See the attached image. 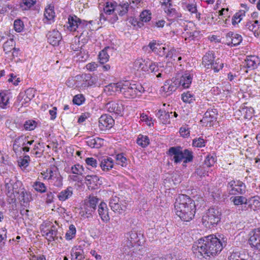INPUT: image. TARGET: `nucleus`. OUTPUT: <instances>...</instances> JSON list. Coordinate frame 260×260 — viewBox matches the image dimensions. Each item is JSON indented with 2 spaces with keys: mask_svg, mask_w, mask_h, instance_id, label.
Returning a JSON list of instances; mask_svg holds the SVG:
<instances>
[{
  "mask_svg": "<svg viewBox=\"0 0 260 260\" xmlns=\"http://www.w3.org/2000/svg\"><path fill=\"white\" fill-rule=\"evenodd\" d=\"M78 80H81V87L87 88L96 85L98 78L96 76H92L90 74H84L82 75H78L76 77Z\"/></svg>",
  "mask_w": 260,
  "mask_h": 260,
  "instance_id": "9b49d317",
  "label": "nucleus"
},
{
  "mask_svg": "<svg viewBox=\"0 0 260 260\" xmlns=\"http://www.w3.org/2000/svg\"><path fill=\"white\" fill-rule=\"evenodd\" d=\"M109 205L111 209L118 214L124 213L127 209L126 203L116 196L113 197L110 199Z\"/></svg>",
  "mask_w": 260,
  "mask_h": 260,
  "instance_id": "9d476101",
  "label": "nucleus"
},
{
  "mask_svg": "<svg viewBox=\"0 0 260 260\" xmlns=\"http://www.w3.org/2000/svg\"><path fill=\"white\" fill-rule=\"evenodd\" d=\"M245 15V10H240L238 12H237L236 14H234L232 18V24L233 25H236V24H238L239 23L241 20L242 19L243 17Z\"/></svg>",
  "mask_w": 260,
  "mask_h": 260,
  "instance_id": "4c0bfd02",
  "label": "nucleus"
},
{
  "mask_svg": "<svg viewBox=\"0 0 260 260\" xmlns=\"http://www.w3.org/2000/svg\"><path fill=\"white\" fill-rule=\"evenodd\" d=\"M15 42L13 39L6 41L3 45L4 51L6 54L9 53L15 48Z\"/></svg>",
  "mask_w": 260,
  "mask_h": 260,
  "instance_id": "ea45409f",
  "label": "nucleus"
},
{
  "mask_svg": "<svg viewBox=\"0 0 260 260\" xmlns=\"http://www.w3.org/2000/svg\"><path fill=\"white\" fill-rule=\"evenodd\" d=\"M216 161V156L209 154L206 156L203 165L209 169L210 167L213 166Z\"/></svg>",
  "mask_w": 260,
  "mask_h": 260,
  "instance_id": "c03bdc74",
  "label": "nucleus"
},
{
  "mask_svg": "<svg viewBox=\"0 0 260 260\" xmlns=\"http://www.w3.org/2000/svg\"><path fill=\"white\" fill-rule=\"evenodd\" d=\"M192 76L188 73L183 74L179 79V85H181L184 88H188L192 82Z\"/></svg>",
  "mask_w": 260,
  "mask_h": 260,
  "instance_id": "cd10ccee",
  "label": "nucleus"
},
{
  "mask_svg": "<svg viewBox=\"0 0 260 260\" xmlns=\"http://www.w3.org/2000/svg\"><path fill=\"white\" fill-rule=\"evenodd\" d=\"M209 169L203 165L198 167L195 171V173L201 177L205 176L208 173Z\"/></svg>",
  "mask_w": 260,
  "mask_h": 260,
  "instance_id": "8fccbe9b",
  "label": "nucleus"
},
{
  "mask_svg": "<svg viewBox=\"0 0 260 260\" xmlns=\"http://www.w3.org/2000/svg\"><path fill=\"white\" fill-rule=\"evenodd\" d=\"M110 87L113 91L120 92L127 99H134L137 96L141 95L144 91V89L141 84H132L128 82L113 84Z\"/></svg>",
  "mask_w": 260,
  "mask_h": 260,
  "instance_id": "f03ea898",
  "label": "nucleus"
},
{
  "mask_svg": "<svg viewBox=\"0 0 260 260\" xmlns=\"http://www.w3.org/2000/svg\"><path fill=\"white\" fill-rule=\"evenodd\" d=\"M226 39L228 45H232L234 46H236L241 43L242 37L240 35L230 31L226 34Z\"/></svg>",
  "mask_w": 260,
  "mask_h": 260,
  "instance_id": "a211bd4d",
  "label": "nucleus"
},
{
  "mask_svg": "<svg viewBox=\"0 0 260 260\" xmlns=\"http://www.w3.org/2000/svg\"><path fill=\"white\" fill-rule=\"evenodd\" d=\"M230 200L234 203L235 206H239L243 204H247V199L242 196H237L232 197Z\"/></svg>",
  "mask_w": 260,
  "mask_h": 260,
  "instance_id": "473e14b6",
  "label": "nucleus"
},
{
  "mask_svg": "<svg viewBox=\"0 0 260 260\" xmlns=\"http://www.w3.org/2000/svg\"><path fill=\"white\" fill-rule=\"evenodd\" d=\"M227 188L230 194H244L246 192V185L239 180H233L228 182Z\"/></svg>",
  "mask_w": 260,
  "mask_h": 260,
  "instance_id": "1a4fd4ad",
  "label": "nucleus"
},
{
  "mask_svg": "<svg viewBox=\"0 0 260 260\" xmlns=\"http://www.w3.org/2000/svg\"><path fill=\"white\" fill-rule=\"evenodd\" d=\"M73 194V188L68 186L65 189L61 190L58 194L57 198L60 201L63 202L71 198Z\"/></svg>",
  "mask_w": 260,
  "mask_h": 260,
  "instance_id": "b1692460",
  "label": "nucleus"
},
{
  "mask_svg": "<svg viewBox=\"0 0 260 260\" xmlns=\"http://www.w3.org/2000/svg\"><path fill=\"white\" fill-rule=\"evenodd\" d=\"M14 27L17 32H21L24 28V24L22 21L20 19H16L14 22Z\"/></svg>",
  "mask_w": 260,
  "mask_h": 260,
  "instance_id": "6e6d98bb",
  "label": "nucleus"
},
{
  "mask_svg": "<svg viewBox=\"0 0 260 260\" xmlns=\"http://www.w3.org/2000/svg\"><path fill=\"white\" fill-rule=\"evenodd\" d=\"M76 233V230L75 225L71 224L69 226V230L66 234V238L68 240H70L75 237Z\"/></svg>",
  "mask_w": 260,
  "mask_h": 260,
  "instance_id": "49530a36",
  "label": "nucleus"
},
{
  "mask_svg": "<svg viewBox=\"0 0 260 260\" xmlns=\"http://www.w3.org/2000/svg\"><path fill=\"white\" fill-rule=\"evenodd\" d=\"M113 51V48L110 47H106L103 50L100 52L99 54V59L101 64H104L107 62L109 59V53Z\"/></svg>",
  "mask_w": 260,
  "mask_h": 260,
  "instance_id": "4be33fe9",
  "label": "nucleus"
},
{
  "mask_svg": "<svg viewBox=\"0 0 260 260\" xmlns=\"http://www.w3.org/2000/svg\"><path fill=\"white\" fill-rule=\"evenodd\" d=\"M9 98L8 95L4 92H0V107L5 109L9 103Z\"/></svg>",
  "mask_w": 260,
  "mask_h": 260,
  "instance_id": "a19ab883",
  "label": "nucleus"
},
{
  "mask_svg": "<svg viewBox=\"0 0 260 260\" xmlns=\"http://www.w3.org/2000/svg\"><path fill=\"white\" fill-rule=\"evenodd\" d=\"M44 16V18L43 21L45 23L51 24L53 22L55 18L54 7L49 5L45 10Z\"/></svg>",
  "mask_w": 260,
  "mask_h": 260,
  "instance_id": "aec40b11",
  "label": "nucleus"
},
{
  "mask_svg": "<svg viewBox=\"0 0 260 260\" xmlns=\"http://www.w3.org/2000/svg\"><path fill=\"white\" fill-rule=\"evenodd\" d=\"M229 260H245L239 251H233L229 257Z\"/></svg>",
  "mask_w": 260,
  "mask_h": 260,
  "instance_id": "680f3d73",
  "label": "nucleus"
},
{
  "mask_svg": "<svg viewBox=\"0 0 260 260\" xmlns=\"http://www.w3.org/2000/svg\"><path fill=\"white\" fill-rule=\"evenodd\" d=\"M206 141L202 137L195 138L192 141V146L195 147L202 148L206 145Z\"/></svg>",
  "mask_w": 260,
  "mask_h": 260,
  "instance_id": "de8ad7c7",
  "label": "nucleus"
},
{
  "mask_svg": "<svg viewBox=\"0 0 260 260\" xmlns=\"http://www.w3.org/2000/svg\"><path fill=\"white\" fill-rule=\"evenodd\" d=\"M99 202V199L95 196H90L86 202V205L91 209V212H94L96 209V205Z\"/></svg>",
  "mask_w": 260,
  "mask_h": 260,
  "instance_id": "2f4dec72",
  "label": "nucleus"
},
{
  "mask_svg": "<svg viewBox=\"0 0 260 260\" xmlns=\"http://www.w3.org/2000/svg\"><path fill=\"white\" fill-rule=\"evenodd\" d=\"M85 161L87 166H90L92 168L97 167L98 161L96 159L93 157H87Z\"/></svg>",
  "mask_w": 260,
  "mask_h": 260,
  "instance_id": "0e129e2a",
  "label": "nucleus"
},
{
  "mask_svg": "<svg viewBox=\"0 0 260 260\" xmlns=\"http://www.w3.org/2000/svg\"><path fill=\"white\" fill-rule=\"evenodd\" d=\"M137 143L139 146L145 148L149 144L150 141L148 137L140 135L137 139Z\"/></svg>",
  "mask_w": 260,
  "mask_h": 260,
  "instance_id": "e433bc0d",
  "label": "nucleus"
},
{
  "mask_svg": "<svg viewBox=\"0 0 260 260\" xmlns=\"http://www.w3.org/2000/svg\"><path fill=\"white\" fill-rule=\"evenodd\" d=\"M47 37L48 42L53 46L59 45L62 39L61 34L55 29L48 32Z\"/></svg>",
  "mask_w": 260,
  "mask_h": 260,
  "instance_id": "dca6fc26",
  "label": "nucleus"
},
{
  "mask_svg": "<svg viewBox=\"0 0 260 260\" xmlns=\"http://www.w3.org/2000/svg\"><path fill=\"white\" fill-rule=\"evenodd\" d=\"M209 238V242L212 243L211 245V253L213 257L219 253L224 247L226 245V238L223 237L217 238L216 236L210 235L207 236Z\"/></svg>",
  "mask_w": 260,
  "mask_h": 260,
  "instance_id": "39448f33",
  "label": "nucleus"
},
{
  "mask_svg": "<svg viewBox=\"0 0 260 260\" xmlns=\"http://www.w3.org/2000/svg\"><path fill=\"white\" fill-rule=\"evenodd\" d=\"M116 159L118 165H120L122 167H125L127 165V159L126 157L124 156L123 153L117 154L116 156Z\"/></svg>",
  "mask_w": 260,
  "mask_h": 260,
  "instance_id": "603ef678",
  "label": "nucleus"
},
{
  "mask_svg": "<svg viewBox=\"0 0 260 260\" xmlns=\"http://www.w3.org/2000/svg\"><path fill=\"white\" fill-rule=\"evenodd\" d=\"M148 47L150 48L151 51L154 53H158V48L159 46L156 44V41H152L150 42L148 45Z\"/></svg>",
  "mask_w": 260,
  "mask_h": 260,
  "instance_id": "774afa93",
  "label": "nucleus"
},
{
  "mask_svg": "<svg viewBox=\"0 0 260 260\" xmlns=\"http://www.w3.org/2000/svg\"><path fill=\"white\" fill-rule=\"evenodd\" d=\"M87 24L86 21L82 20L75 15H70L67 24L68 29L70 31H81Z\"/></svg>",
  "mask_w": 260,
  "mask_h": 260,
  "instance_id": "6e6552de",
  "label": "nucleus"
},
{
  "mask_svg": "<svg viewBox=\"0 0 260 260\" xmlns=\"http://www.w3.org/2000/svg\"><path fill=\"white\" fill-rule=\"evenodd\" d=\"M98 213L102 221L107 223L110 221V216L109 215V209L107 204L103 202H101L98 206Z\"/></svg>",
  "mask_w": 260,
  "mask_h": 260,
  "instance_id": "f3484780",
  "label": "nucleus"
},
{
  "mask_svg": "<svg viewBox=\"0 0 260 260\" xmlns=\"http://www.w3.org/2000/svg\"><path fill=\"white\" fill-rule=\"evenodd\" d=\"M221 215V212L218 209L210 208L203 216V224L208 228L215 226L220 221Z\"/></svg>",
  "mask_w": 260,
  "mask_h": 260,
  "instance_id": "20e7f679",
  "label": "nucleus"
},
{
  "mask_svg": "<svg viewBox=\"0 0 260 260\" xmlns=\"http://www.w3.org/2000/svg\"><path fill=\"white\" fill-rule=\"evenodd\" d=\"M156 115L163 124L166 123L170 118L169 112L161 110H158Z\"/></svg>",
  "mask_w": 260,
  "mask_h": 260,
  "instance_id": "f704fd0d",
  "label": "nucleus"
},
{
  "mask_svg": "<svg viewBox=\"0 0 260 260\" xmlns=\"http://www.w3.org/2000/svg\"><path fill=\"white\" fill-rule=\"evenodd\" d=\"M105 108L108 112L118 116H122L124 110L123 105L121 103L113 101L107 103Z\"/></svg>",
  "mask_w": 260,
  "mask_h": 260,
  "instance_id": "ddd939ff",
  "label": "nucleus"
},
{
  "mask_svg": "<svg viewBox=\"0 0 260 260\" xmlns=\"http://www.w3.org/2000/svg\"><path fill=\"white\" fill-rule=\"evenodd\" d=\"M36 3V0H22L20 3V7L22 10H26L31 8Z\"/></svg>",
  "mask_w": 260,
  "mask_h": 260,
  "instance_id": "37998d69",
  "label": "nucleus"
},
{
  "mask_svg": "<svg viewBox=\"0 0 260 260\" xmlns=\"http://www.w3.org/2000/svg\"><path fill=\"white\" fill-rule=\"evenodd\" d=\"M212 244L211 242H209V238H207V236L198 240L197 249L201 255L206 259H210L213 257L210 248L211 245H212Z\"/></svg>",
  "mask_w": 260,
  "mask_h": 260,
  "instance_id": "423d86ee",
  "label": "nucleus"
},
{
  "mask_svg": "<svg viewBox=\"0 0 260 260\" xmlns=\"http://www.w3.org/2000/svg\"><path fill=\"white\" fill-rule=\"evenodd\" d=\"M104 139L99 137H95V140H94V145L92 146V148H100L104 145Z\"/></svg>",
  "mask_w": 260,
  "mask_h": 260,
  "instance_id": "69168bd1",
  "label": "nucleus"
},
{
  "mask_svg": "<svg viewBox=\"0 0 260 260\" xmlns=\"http://www.w3.org/2000/svg\"><path fill=\"white\" fill-rule=\"evenodd\" d=\"M150 63L149 59H143V58L137 59L134 62V65L138 70L140 69L145 72H148V64Z\"/></svg>",
  "mask_w": 260,
  "mask_h": 260,
  "instance_id": "a878e982",
  "label": "nucleus"
},
{
  "mask_svg": "<svg viewBox=\"0 0 260 260\" xmlns=\"http://www.w3.org/2000/svg\"><path fill=\"white\" fill-rule=\"evenodd\" d=\"M172 4L169 3V7L165 10L167 13L168 20L171 21H175L181 17V13L178 12L175 9L172 8Z\"/></svg>",
  "mask_w": 260,
  "mask_h": 260,
  "instance_id": "412c9836",
  "label": "nucleus"
},
{
  "mask_svg": "<svg viewBox=\"0 0 260 260\" xmlns=\"http://www.w3.org/2000/svg\"><path fill=\"white\" fill-rule=\"evenodd\" d=\"M124 246L128 248L134 247L135 245H140L143 242V236L141 233L135 231L127 232L125 235Z\"/></svg>",
  "mask_w": 260,
  "mask_h": 260,
  "instance_id": "0eeeda50",
  "label": "nucleus"
},
{
  "mask_svg": "<svg viewBox=\"0 0 260 260\" xmlns=\"http://www.w3.org/2000/svg\"><path fill=\"white\" fill-rule=\"evenodd\" d=\"M116 3L115 2H108L104 8V12L107 15H111L116 11Z\"/></svg>",
  "mask_w": 260,
  "mask_h": 260,
  "instance_id": "72a5a7b5",
  "label": "nucleus"
},
{
  "mask_svg": "<svg viewBox=\"0 0 260 260\" xmlns=\"http://www.w3.org/2000/svg\"><path fill=\"white\" fill-rule=\"evenodd\" d=\"M215 58L214 52L209 51L203 57L202 62L203 66L207 69H211Z\"/></svg>",
  "mask_w": 260,
  "mask_h": 260,
  "instance_id": "6ab92c4d",
  "label": "nucleus"
},
{
  "mask_svg": "<svg viewBox=\"0 0 260 260\" xmlns=\"http://www.w3.org/2000/svg\"><path fill=\"white\" fill-rule=\"evenodd\" d=\"M7 230L5 228H3L0 230V243H5L7 240Z\"/></svg>",
  "mask_w": 260,
  "mask_h": 260,
  "instance_id": "338daca9",
  "label": "nucleus"
},
{
  "mask_svg": "<svg viewBox=\"0 0 260 260\" xmlns=\"http://www.w3.org/2000/svg\"><path fill=\"white\" fill-rule=\"evenodd\" d=\"M50 183H52L53 185L57 187H60L62 186V177L60 174H57V177L52 180Z\"/></svg>",
  "mask_w": 260,
  "mask_h": 260,
  "instance_id": "5fc2aeb1",
  "label": "nucleus"
},
{
  "mask_svg": "<svg viewBox=\"0 0 260 260\" xmlns=\"http://www.w3.org/2000/svg\"><path fill=\"white\" fill-rule=\"evenodd\" d=\"M84 101L85 98L82 94L76 95L73 100V103L79 106L82 105Z\"/></svg>",
  "mask_w": 260,
  "mask_h": 260,
  "instance_id": "13d9d810",
  "label": "nucleus"
},
{
  "mask_svg": "<svg viewBox=\"0 0 260 260\" xmlns=\"http://www.w3.org/2000/svg\"><path fill=\"white\" fill-rule=\"evenodd\" d=\"M151 14L149 11H143L140 15V19L145 22H148L151 18Z\"/></svg>",
  "mask_w": 260,
  "mask_h": 260,
  "instance_id": "3c124183",
  "label": "nucleus"
},
{
  "mask_svg": "<svg viewBox=\"0 0 260 260\" xmlns=\"http://www.w3.org/2000/svg\"><path fill=\"white\" fill-rule=\"evenodd\" d=\"M258 64V58L256 56H249L245 60L244 66L249 70H253L257 68Z\"/></svg>",
  "mask_w": 260,
  "mask_h": 260,
  "instance_id": "5701e85b",
  "label": "nucleus"
},
{
  "mask_svg": "<svg viewBox=\"0 0 260 260\" xmlns=\"http://www.w3.org/2000/svg\"><path fill=\"white\" fill-rule=\"evenodd\" d=\"M29 199L30 195L26 191L22 190L19 193V199L21 202L27 203L29 201Z\"/></svg>",
  "mask_w": 260,
  "mask_h": 260,
  "instance_id": "4d7b16f0",
  "label": "nucleus"
},
{
  "mask_svg": "<svg viewBox=\"0 0 260 260\" xmlns=\"http://www.w3.org/2000/svg\"><path fill=\"white\" fill-rule=\"evenodd\" d=\"M179 86V79L173 78L165 82L161 88V90L165 92L166 93V95L168 96L175 91Z\"/></svg>",
  "mask_w": 260,
  "mask_h": 260,
  "instance_id": "f8f14e48",
  "label": "nucleus"
},
{
  "mask_svg": "<svg viewBox=\"0 0 260 260\" xmlns=\"http://www.w3.org/2000/svg\"><path fill=\"white\" fill-rule=\"evenodd\" d=\"M181 99L183 102L188 104H191L196 100L194 94L190 93L189 91L183 93Z\"/></svg>",
  "mask_w": 260,
  "mask_h": 260,
  "instance_id": "58836bf2",
  "label": "nucleus"
},
{
  "mask_svg": "<svg viewBox=\"0 0 260 260\" xmlns=\"http://www.w3.org/2000/svg\"><path fill=\"white\" fill-rule=\"evenodd\" d=\"M77 249L73 248L71 251L72 260H83L85 258L80 251H77Z\"/></svg>",
  "mask_w": 260,
  "mask_h": 260,
  "instance_id": "79ce46f5",
  "label": "nucleus"
},
{
  "mask_svg": "<svg viewBox=\"0 0 260 260\" xmlns=\"http://www.w3.org/2000/svg\"><path fill=\"white\" fill-rule=\"evenodd\" d=\"M223 67V63L219 58H218L216 60H214L211 69H213L214 72L217 73L221 70Z\"/></svg>",
  "mask_w": 260,
  "mask_h": 260,
  "instance_id": "a18cd8bd",
  "label": "nucleus"
},
{
  "mask_svg": "<svg viewBox=\"0 0 260 260\" xmlns=\"http://www.w3.org/2000/svg\"><path fill=\"white\" fill-rule=\"evenodd\" d=\"M176 214L183 221H190L194 217L196 208L194 201L185 194H180L174 203Z\"/></svg>",
  "mask_w": 260,
  "mask_h": 260,
  "instance_id": "f257e3e1",
  "label": "nucleus"
},
{
  "mask_svg": "<svg viewBox=\"0 0 260 260\" xmlns=\"http://www.w3.org/2000/svg\"><path fill=\"white\" fill-rule=\"evenodd\" d=\"M216 109H208L204 114V119L207 122H213L217 119Z\"/></svg>",
  "mask_w": 260,
  "mask_h": 260,
  "instance_id": "c756f323",
  "label": "nucleus"
},
{
  "mask_svg": "<svg viewBox=\"0 0 260 260\" xmlns=\"http://www.w3.org/2000/svg\"><path fill=\"white\" fill-rule=\"evenodd\" d=\"M44 233H45L47 240L50 242L55 241L58 239V232L56 227L54 225H52L48 231H46V232L44 231Z\"/></svg>",
  "mask_w": 260,
  "mask_h": 260,
  "instance_id": "c85d7f7f",
  "label": "nucleus"
},
{
  "mask_svg": "<svg viewBox=\"0 0 260 260\" xmlns=\"http://www.w3.org/2000/svg\"><path fill=\"white\" fill-rule=\"evenodd\" d=\"M99 126L102 131L109 129L113 126L114 120L112 116L107 114L102 115L99 118Z\"/></svg>",
  "mask_w": 260,
  "mask_h": 260,
  "instance_id": "4468645a",
  "label": "nucleus"
},
{
  "mask_svg": "<svg viewBox=\"0 0 260 260\" xmlns=\"http://www.w3.org/2000/svg\"><path fill=\"white\" fill-rule=\"evenodd\" d=\"M49 175V181L50 182L52 180H54V178L57 177V174H59L58 170L57 168H50Z\"/></svg>",
  "mask_w": 260,
  "mask_h": 260,
  "instance_id": "bf43d9fd",
  "label": "nucleus"
},
{
  "mask_svg": "<svg viewBox=\"0 0 260 260\" xmlns=\"http://www.w3.org/2000/svg\"><path fill=\"white\" fill-rule=\"evenodd\" d=\"M166 154L175 164H180L183 158H185V163L191 162L193 159V152L191 150L188 149H183L180 146L170 147Z\"/></svg>",
  "mask_w": 260,
  "mask_h": 260,
  "instance_id": "7ed1b4c3",
  "label": "nucleus"
},
{
  "mask_svg": "<svg viewBox=\"0 0 260 260\" xmlns=\"http://www.w3.org/2000/svg\"><path fill=\"white\" fill-rule=\"evenodd\" d=\"M85 179L89 184L96 183L99 180L98 177L95 175H87L85 177Z\"/></svg>",
  "mask_w": 260,
  "mask_h": 260,
  "instance_id": "e2e57ef3",
  "label": "nucleus"
},
{
  "mask_svg": "<svg viewBox=\"0 0 260 260\" xmlns=\"http://www.w3.org/2000/svg\"><path fill=\"white\" fill-rule=\"evenodd\" d=\"M33 187L36 191L41 193L46 192L47 189L44 183L39 181L35 182L34 183Z\"/></svg>",
  "mask_w": 260,
  "mask_h": 260,
  "instance_id": "09e8293b",
  "label": "nucleus"
},
{
  "mask_svg": "<svg viewBox=\"0 0 260 260\" xmlns=\"http://www.w3.org/2000/svg\"><path fill=\"white\" fill-rule=\"evenodd\" d=\"M128 9V4L124 3L123 4L118 5L116 3V12L120 16H123L127 13Z\"/></svg>",
  "mask_w": 260,
  "mask_h": 260,
  "instance_id": "c9c22d12",
  "label": "nucleus"
},
{
  "mask_svg": "<svg viewBox=\"0 0 260 260\" xmlns=\"http://www.w3.org/2000/svg\"><path fill=\"white\" fill-rule=\"evenodd\" d=\"M240 112L244 118L250 119L252 117L254 110L251 107H247L245 106H243L241 108Z\"/></svg>",
  "mask_w": 260,
  "mask_h": 260,
  "instance_id": "7c9ffc66",
  "label": "nucleus"
},
{
  "mask_svg": "<svg viewBox=\"0 0 260 260\" xmlns=\"http://www.w3.org/2000/svg\"><path fill=\"white\" fill-rule=\"evenodd\" d=\"M37 123L34 120H27L26 121L24 124V127L26 130L32 131L34 130L36 127Z\"/></svg>",
  "mask_w": 260,
  "mask_h": 260,
  "instance_id": "864d4df0",
  "label": "nucleus"
},
{
  "mask_svg": "<svg viewBox=\"0 0 260 260\" xmlns=\"http://www.w3.org/2000/svg\"><path fill=\"white\" fill-rule=\"evenodd\" d=\"M250 245L260 251V227L254 229L251 232V236L249 239Z\"/></svg>",
  "mask_w": 260,
  "mask_h": 260,
  "instance_id": "2eb2a0df",
  "label": "nucleus"
},
{
  "mask_svg": "<svg viewBox=\"0 0 260 260\" xmlns=\"http://www.w3.org/2000/svg\"><path fill=\"white\" fill-rule=\"evenodd\" d=\"M26 137L23 136L17 137L14 141L13 144L21 147V146L25 145Z\"/></svg>",
  "mask_w": 260,
  "mask_h": 260,
  "instance_id": "052dcab7",
  "label": "nucleus"
},
{
  "mask_svg": "<svg viewBox=\"0 0 260 260\" xmlns=\"http://www.w3.org/2000/svg\"><path fill=\"white\" fill-rule=\"evenodd\" d=\"M113 159L110 157L103 158L100 162V167L104 171H107L113 167Z\"/></svg>",
  "mask_w": 260,
  "mask_h": 260,
  "instance_id": "393cba45",
  "label": "nucleus"
},
{
  "mask_svg": "<svg viewBox=\"0 0 260 260\" xmlns=\"http://www.w3.org/2000/svg\"><path fill=\"white\" fill-rule=\"evenodd\" d=\"M5 187L8 193H14L15 185L18 186L21 184V182L16 181V179H12L10 178H6L5 180Z\"/></svg>",
  "mask_w": 260,
  "mask_h": 260,
  "instance_id": "bb28decb",
  "label": "nucleus"
}]
</instances>
